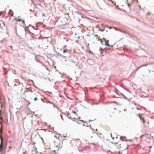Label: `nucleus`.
I'll list each match as a JSON object with an SVG mask.
<instances>
[{"instance_id": "1", "label": "nucleus", "mask_w": 154, "mask_h": 154, "mask_svg": "<svg viewBox=\"0 0 154 154\" xmlns=\"http://www.w3.org/2000/svg\"><path fill=\"white\" fill-rule=\"evenodd\" d=\"M0 133L1 134L0 136V138L1 140V143L0 144V149H2L3 147V137L2 135V131H0Z\"/></svg>"}, {"instance_id": "2", "label": "nucleus", "mask_w": 154, "mask_h": 154, "mask_svg": "<svg viewBox=\"0 0 154 154\" xmlns=\"http://www.w3.org/2000/svg\"><path fill=\"white\" fill-rule=\"evenodd\" d=\"M41 100L43 102H45L47 103H49L52 104L53 105V106H54V108H55V107L56 108L57 107L56 106V105L53 103L51 102L50 101L47 100H46L45 101L44 100H43V99L42 98H41Z\"/></svg>"}, {"instance_id": "3", "label": "nucleus", "mask_w": 154, "mask_h": 154, "mask_svg": "<svg viewBox=\"0 0 154 154\" xmlns=\"http://www.w3.org/2000/svg\"><path fill=\"white\" fill-rule=\"evenodd\" d=\"M115 103L116 104H117L118 105H121V104L118 103L116 101H108L106 103H105V104H106L107 103Z\"/></svg>"}, {"instance_id": "4", "label": "nucleus", "mask_w": 154, "mask_h": 154, "mask_svg": "<svg viewBox=\"0 0 154 154\" xmlns=\"http://www.w3.org/2000/svg\"><path fill=\"white\" fill-rule=\"evenodd\" d=\"M137 115L139 117V118H140V120L142 121L143 123V124H144L145 121V120H144V119L143 117H142L140 116V115L139 114H138Z\"/></svg>"}, {"instance_id": "5", "label": "nucleus", "mask_w": 154, "mask_h": 154, "mask_svg": "<svg viewBox=\"0 0 154 154\" xmlns=\"http://www.w3.org/2000/svg\"><path fill=\"white\" fill-rule=\"evenodd\" d=\"M103 40H104V41L105 42V45L106 46H110V45L109 44L108 42L109 40H106V39L105 38H103Z\"/></svg>"}, {"instance_id": "6", "label": "nucleus", "mask_w": 154, "mask_h": 154, "mask_svg": "<svg viewBox=\"0 0 154 154\" xmlns=\"http://www.w3.org/2000/svg\"><path fill=\"white\" fill-rule=\"evenodd\" d=\"M63 114L66 116L69 119H72L71 117H69V116L70 115V114L69 112H67V114H66V113H64Z\"/></svg>"}, {"instance_id": "7", "label": "nucleus", "mask_w": 154, "mask_h": 154, "mask_svg": "<svg viewBox=\"0 0 154 154\" xmlns=\"http://www.w3.org/2000/svg\"><path fill=\"white\" fill-rule=\"evenodd\" d=\"M33 151L35 152V154H36L37 153V149L35 147L34 149H33Z\"/></svg>"}, {"instance_id": "8", "label": "nucleus", "mask_w": 154, "mask_h": 154, "mask_svg": "<svg viewBox=\"0 0 154 154\" xmlns=\"http://www.w3.org/2000/svg\"><path fill=\"white\" fill-rule=\"evenodd\" d=\"M122 97L125 99H126L129 102L130 101V99H128L126 98V97Z\"/></svg>"}, {"instance_id": "9", "label": "nucleus", "mask_w": 154, "mask_h": 154, "mask_svg": "<svg viewBox=\"0 0 154 154\" xmlns=\"http://www.w3.org/2000/svg\"><path fill=\"white\" fill-rule=\"evenodd\" d=\"M68 51H69V50L67 49L64 50L63 51V53H66V52H68Z\"/></svg>"}, {"instance_id": "10", "label": "nucleus", "mask_w": 154, "mask_h": 154, "mask_svg": "<svg viewBox=\"0 0 154 154\" xmlns=\"http://www.w3.org/2000/svg\"><path fill=\"white\" fill-rule=\"evenodd\" d=\"M16 20L18 21H22V20L20 19H17Z\"/></svg>"}, {"instance_id": "11", "label": "nucleus", "mask_w": 154, "mask_h": 154, "mask_svg": "<svg viewBox=\"0 0 154 154\" xmlns=\"http://www.w3.org/2000/svg\"><path fill=\"white\" fill-rule=\"evenodd\" d=\"M60 116L61 117V118L63 120V121H64V119L63 118V116L62 115L60 114Z\"/></svg>"}, {"instance_id": "12", "label": "nucleus", "mask_w": 154, "mask_h": 154, "mask_svg": "<svg viewBox=\"0 0 154 154\" xmlns=\"http://www.w3.org/2000/svg\"><path fill=\"white\" fill-rule=\"evenodd\" d=\"M80 118H79V121H80V122H83V123H85V121H83V120H79Z\"/></svg>"}, {"instance_id": "13", "label": "nucleus", "mask_w": 154, "mask_h": 154, "mask_svg": "<svg viewBox=\"0 0 154 154\" xmlns=\"http://www.w3.org/2000/svg\"><path fill=\"white\" fill-rule=\"evenodd\" d=\"M34 100L35 101H36L37 100V98L36 97H35V98H34Z\"/></svg>"}, {"instance_id": "14", "label": "nucleus", "mask_w": 154, "mask_h": 154, "mask_svg": "<svg viewBox=\"0 0 154 154\" xmlns=\"http://www.w3.org/2000/svg\"><path fill=\"white\" fill-rule=\"evenodd\" d=\"M22 22V23L23 24H25V21L24 20H22V21H21Z\"/></svg>"}, {"instance_id": "15", "label": "nucleus", "mask_w": 154, "mask_h": 154, "mask_svg": "<svg viewBox=\"0 0 154 154\" xmlns=\"http://www.w3.org/2000/svg\"><path fill=\"white\" fill-rule=\"evenodd\" d=\"M0 124L1 125V128L2 129V128H3V126L2 125V124L0 122Z\"/></svg>"}, {"instance_id": "16", "label": "nucleus", "mask_w": 154, "mask_h": 154, "mask_svg": "<svg viewBox=\"0 0 154 154\" xmlns=\"http://www.w3.org/2000/svg\"><path fill=\"white\" fill-rule=\"evenodd\" d=\"M59 145H60V144L59 143H58L57 145L56 146V147H58L59 146Z\"/></svg>"}, {"instance_id": "17", "label": "nucleus", "mask_w": 154, "mask_h": 154, "mask_svg": "<svg viewBox=\"0 0 154 154\" xmlns=\"http://www.w3.org/2000/svg\"><path fill=\"white\" fill-rule=\"evenodd\" d=\"M28 103L27 104V105H30V102L29 101H28Z\"/></svg>"}, {"instance_id": "18", "label": "nucleus", "mask_w": 154, "mask_h": 154, "mask_svg": "<svg viewBox=\"0 0 154 154\" xmlns=\"http://www.w3.org/2000/svg\"><path fill=\"white\" fill-rule=\"evenodd\" d=\"M72 112H73V113H74V114H76H76H77L76 113V112H75V111H72Z\"/></svg>"}, {"instance_id": "19", "label": "nucleus", "mask_w": 154, "mask_h": 154, "mask_svg": "<svg viewBox=\"0 0 154 154\" xmlns=\"http://www.w3.org/2000/svg\"><path fill=\"white\" fill-rule=\"evenodd\" d=\"M90 129H91L92 130V131H93V129H92V126H91V125H90Z\"/></svg>"}, {"instance_id": "20", "label": "nucleus", "mask_w": 154, "mask_h": 154, "mask_svg": "<svg viewBox=\"0 0 154 154\" xmlns=\"http://www.w3.org/2000/svg\"><path fill=\"white\" fill-rule=\"evenodd\" d=\"M53 152H54V153L55 154H56V151L55 150H54Z\"/></svg>"}, {"instance_id": "21", "label": "nucleus", "mask_w": 154, "mask_h": 154, "mask_svg": "<svg viewBox=\"0 0 154 154\" xmlns=\"http://www.w3.org/2000/svg\"><path fill=\"white\" fill-rule=\"evenodd\" d=\"M72 120L73 121H75V118H74L73 119H72Z\"/></svg>"}, {"instance_id": "22", "label": "nucleus", "mask_w": 154, "mask_h": 154, "mask_svg": "<svg viewBox=\"0 0 154 154\" xmlns=\"http://www.w3.org/2000/svg\"><path fill=\"white\" fill-rule=\"evenodd\" d=\"M74 140H79V139L78 138V139H73Z\"/></svg>"}, {"instance_id": "23", "label": "nucleus", "mask_w": 154, "mask_h": 154, "mask_svg": "<svg viewBox=\"0 0 154 154\" xmlns=\"http://www.w3.org/2000/svg\"><path fill=\"white\" fill-rule=\"evenodd\" d=\"M89 52L90 53H92V51H89Z\"/></svg>"}, {"instance_id": "24", "label": "nucleus", "mask_w": 154, "mask_h": 154, "mask_svg": "<svg viewBox=\"0 0 154 154\" xmlns=\"http://www.w3.org/2000/svg\"><path fill=\"white\" fill-rule=\"evenodd\" d=\"M85 123H86L87 124H88V122L87 121H85Z\"/></svg>"}, {"instance_id": "25", "label": "nucleus", "mask_w": 154, "mask_h": 154, "mask_svg": "<svg viewBox=\"0 0 154 154\" xmlns=\"http://www.w3.org/2000/svg\"><path fill=\"white\" fill-rule=\"evenodd\" d=\"M79 151H80V152H82V150H79Z\"/></svg>"}, {"instance_id": "26", "label": "nucleus", "mask_w": 154, "mask_h": 154, "mask_svg": "<svg viewBox=\"0 0 154 154\" xmlns=\"http://www.w3.org/2000/svg\"><path fill=\"white\" fill-rule=\"evenodd\" d=\"M41 130H44V131H45V132L46 131V129H42Z\"/></svg>"}, {"instance_id": "27", "label": "nucleus", "mask_w": 154, "mask_h": 154, "mask_svg": "<svg viewBox=\"0 0 154 154\" xmlns=\"http://www.w3.org/2000/svg\"><path fill=\"white\" fill-rule=\"evenodd\" d=\"M92 144L93 145H96V144H95V143H93Z\"/></svg>"}, {"instance_id": "28", "label": "nucleus", "mask_w": 154, "mask_h": 154, "mask_svg": "<svg viewBox=\"0 0 154 154\" xmlns=\"http://www.w3.org/2000/svg\"><path fill=\"white\" fill-rule=\"evenodd\" d=\"M116 97V98H119V97Z\"/></svg>"}, {"instance_id": "29", "label": "nucleus", "mask_w": 154, "mask_h": 154, "mask_svg": "<svg viewBox=\"0 0 154 154\" xmlns=\"http://www.w3.org/2000/svg\"><path fill=\"white\" fill-rule=\"evenodd\" d=\"M56 108L57 109V110H59V108L58 107H56Z\"/></svg>"}, {"instance_id": "30", "label": "nucleus", "mask_w": 154, "mask_h": 154, "mask_svg": "<svg viewBox=\"0 0 154 154\" xmlns=\"http://www.w3.org/2000/svg\"><path fill=\"white\" fill-rule=\"evenodd\" d=\"M42 15L43 16H45V14H42Z\"/></svg>"}, {"instance_id": "31", "label": "nucleus", "mask_w": 154, "mask_h": 154, "mask_svg": "<svg viewBox=\"0 0 154 154\" xmlns=\"http://www.w3.org/2000/svg\"><path fill=\"white\" fill-rule=\"evenodd\" d=\"M77 123L78 124H80L79 122H77Z\"/></svg>"}, {"instance_id": "32", "label": "nucleus", "mask_w": 154, "mask_h": 154, "mask_svg": "<svg viewBox=\"0 0 154 154\" xmlns=\"http://www.w3.org/2000/svg\"><path fill=\"white\" fill-rule=\"evenodd\" d=\"M128 140H127V139H126V140H125V141H126V142H127V141Z\"/></svg>"}, {"instance_id": "33", "label": "nucleus", "mask_w": 154, "mask_h": 154, "mask_svg": "<svg viewBox=\"0 0 154 154\" xmlns=\"http://www.w3.org/2000/svg\"><path fill=\"white\" fill-rule=\"evenodd\" d=\"M54 137H57V136H56V135H54Z\"/></svg>"}, {"instance_id": "34", "label": "nucleus", "mask_w": 154, "mask_h": 154, "mask_svg": "<svg viewBox=\"0 0 154 154\" xmlns=\"http://www.w3.org/2000/svg\"><path fill=\"white\" fill-rule=\"evenodd\" d=\"M89 121L91 122V121L90 119H89Z\"/></svg>"}, {"instance_id": "35", "label": "nucleus", "mask_w": 154, "mask_h": 154, "mask_svg": "<svg viewBox=\"0 0 154 154\" xmlns=\"http://www.w3.org/2000/svg\"><path fill=\"white\" fill-rule=\"evenodd\" d=\"M96 132H98L97 129H96Z\"/></svg>"}, {"instance_id": "36", "label": "nucleus", "mask_w": 154, "mask_h": 154, "mask_svg": "<svg viewBox=\"0 0 154 154\" xmlns=\"http://www.w3.org/2000/svg\"><path fill=\"white\" fill-rule=\"evenodd\" d=\"M95 133L96 134H97V135H98L97 133L96 132H95Z\"/></svg>"}, {"instance_id": "37", "label": "nucleus", "mask_w": 154, "mask_h": 154, "mask_svg": "<svg viewBox=\"0 0 154 154\" xmlns=\"http://www.w3.org/2000/svg\"><path fill=\"white\" fill-rule=\"evenodd\" d=\"M2 149H0V152H1Z\"/></svg>"}, {"instance_id": "38", "label": "nucleus", "mask_w": 154, "mask_h": 154, "mask_svg": "<svg viewBox=\"0 0 154 154\" xmlns=\"http://www.w3.org/2000/svg\"><path fill=\"white\" fill-rule=\"evenodd\" d=\"M80 38V36H79V37H78V38Z\"/></svg>"}, {"instance_id": "39", "label": "nucleus", "mask_w": 154, "mask_h": 154, "mask_svg": "<svg viewBox=\"0 0 154 154\" xmlns=\"http://www.w3.org/2000/svg\"><path fill=\"white\" fill-rule=\"evenodd\" d=\"M42 140H43V142H43V141H44V140H43V138H42Z\"/></svg>"}, {"instance_id": "40", "label": "nucleus", "mask_w": 154, "mask_h": 154, "mask_svg": "<svg viewBox=\"0 0 154 154\" xmlns=\"http://www.w3.org/2000/svg\"><path fill=\"white\" fill-rule=\"evenodd\" d=\"M39 154H42V152H40Z\"/></svg>"}, {"instance_id": "41", "label": "nucleus", "mask_w": 154, "mask_h": 154, "mask_svg": "<svg viewBox=\"0 0 154 154\" xmlns=\"http://www.w3.org/2000/svg\"><path fill=\"white\" fill-rule=\"evenodd\" d=\"M83 126H85V125L84 124H83Z\"/></svg>"}, {"instance_id": "42", "label": "nucleus", "mask_w": 154, "mask_h": 154, "mask_svg": "<svg viewBox=\"0 0 154 154\" xmlns=\"http://www.w3.org/2000/svg\"><path fill=\"white\" fill-rule=\"evenodd\" d=\"M86 126V127H88V126Z\"/></svg>"}, {"instance_id": "43", "label": "nucleus", "mask_w": 154, "mask_h": 154, "mask_svg": "<svg viewBox=\"0 0 154 154\" xmlns=\"http://www.w3.org/2000/svg\"><path fill=\"white\" fill-rule=\"evenodd\" d=\"M124 137V138H126V137Z\"/></svg>"}, {"instance_id": "44", "label": "nucleus", "mask_w": 154, "mask_h": 154, "mask_svg": "<svg viewBox=\"0 0 154 154\" xmlns=\"http://www.w3.org/2000/svg\"><path fill=\"white\" fill-rule=\"evenodd\" d=\"M54 127H53V128L52 130H54Z\"/></svg>"}, {"instance_id": "45", "label": "nucleus", "mask_w": 154, "mask_h": 154, "mask_svg": "<svg viewBox=\"0 0 154 154\" xmlns=\"http://www.w3.org/2000/svg\"><path fill=\"white\" fill-rule=\"evenodd\" d=\"M11 142V140H10L9 142Z\"/></svg>"}, {"instance_id": "46", "label": "nucleus", "mask_w": 154, "mask_h": 154, "mask_svg": "<svg viewBox=\"0 0 154 154\" xmlns=\"http://www.w3.org/2000/svg\"><path fill=\"white\" fill-rule=\"evenodd\" d=\"M112 138L113 139H114V137H112Z\"/></svg>"}, {"instance_id": "47", "label": "nucleus", "mask_w": 154, "mask_h": 154, "mask_svg": "<svg viewBox=\"0 0 154 154\" xmlns=\"http://www.w3.org/2000/svg\"><path fill=\"white\" fill-rule=\"evenodd\" d=\"M54 143H55V141H54Z\"/></svg>"}, {"instance_id": "48", "label": "nucleus", "mask_w": 154, "mask_h": 154, "mask_svg": "<svg viewBox=\"0 0 154 154\" xmlns=\"http://www.w3.org/2000/svg\"><path fill=\"white\" fill-rule=\"evenodd\" d=\"M67 97L68 98H69H69L68 97ZM69 99H70L69 98Z\"/></svg>"}, {"instance_id": "49", "label": "nucleus", "mask_w": 154, "mask_h": 154, "mask_svg": "<svg viewBox=\"0 0 154 154\" xmlns=\"http://www.w3.org/2000/svg\"><path fill=\"white\" fill-rule=\"evenodd\" d=\"M137 138V137H135V138Z\"/></svg>"}, {"instance_id": "50", "label": "nucleus", "mask_w": 154, "mask_h": 154, "mask_svg": "<svg viewBox=\"0 0 154 154\" xmlns=\"http://www.w3.org/2000/svg\"><path fill=\"white\" fill-rule=\"evenodd\" d=\"M1 26V24H0V26Z\"/></svg>"}, {"instance_id": "51", "label": "nucleus", "mask_w": 154, "mask_h": 154, "mask_svg": "<svg viewBox=\"0 0 154 154\" xmlns=\"http://www.w3.org/2000/svg\"><path fill=\"white\" fill-rule=\"evenodd\" d=\"M116 109V108H115V109Z\"/></svg>"}, {"instance_id": "52", "label": "nucleus", "mask_w": 154, "mask_h": 154, "mask_svg": "<svg viewBox=\"0 0 154 154\" xmlns=\"http://www.w3.org/2000/svg\"><path fill=\"white\" fill-rule=\"evenodd\" d=\"M128 149V147H127L126 148V149Z\"/></svg>"}, {"instance_id": "53", "label": "nucleus", "mask_w": 154, "mask_h": 154, "mask_svg": "<svg viewBox=\"0 0 154 154\" xmlns=\"http://www.w3.org/2000/svg\"><path fill=\"white\" fill-rule=\"evenodd\" d=\"M110 134L112 136V134L111 133Z\"/></svg>"}]
</instances>
